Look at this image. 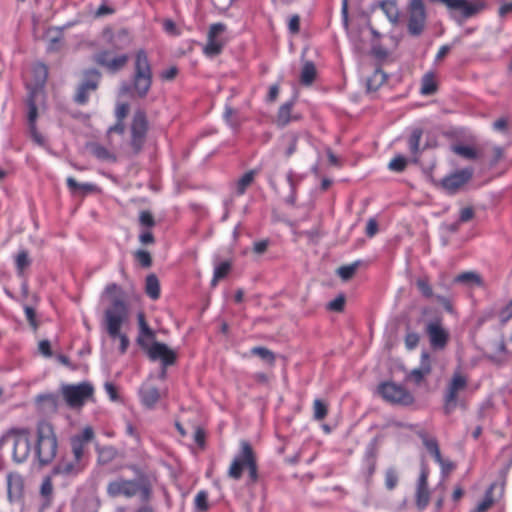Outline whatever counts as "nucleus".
Wrapping results in <instances>:
<instances>
[{
	"instance_id": "39448f33",
	"label": "nucleus",
	"mask_w": 512,
	"mask_h": 512,
	"mask_svg": "<svg viewBox=\"0 0 512 512\" xmlns=\"http://www.w3.org/2000/svg\"><path fill=\"white\" fill-rule=\"evenodd\" d=\"M132 84L134 92L139 98L146 97L152 85L151 65L147 53L142 49L135 54Z\"/></svg>"
},
{
	"instance_id": "20e7f679",
	"label": "nucleus",
	"mask_w": 512,
	"mask_h": 512,
	"mask_svg": "<svg viewBox=\"0 0 512 512\" xmlns=\"http://www.w3.org/2000/svg\"><path fill=\"white\" fill-rule=\"evenodd\" d=\"M106 492L112 498L121 496L132 498L140 494L144 500H147L150 497L151 488L145 481L119 477L107 484Z\"/></svg>"
},
{
	"instance_id": "f03ea898",
	"label": "nucleus",
	"mask_w": 512,
	"mask_h": 512,
	"mask_svg": "<svg viewBox=\"0 0 512 512\" xmlns=\"http://www.w3.org/2000/svg\"><path fill=\"white\" fill-rule=\"evenodd\" d=\"M129 308L124 300L115 299L104 311V323L108 335L120 341V353H126L129 347V339L121 333V327L128 321Z\"/></svg>"
},
{
	"instance_id": "c756f323",
	"label": "nucleus",
	"mask_w": 512,
	"mask_h": 512,
	"mask_svg": "<svg viewBox=\"0 0 512 512\" xmlns=\"http://www.w3.org/2000/svg\"><path fill=\"white\" fill-rule=\"evenodd\" d=\"M37 91H30L26 103L28 106V126L36 125L38 118V108L36 104Z\"/></svg>"
},
{
	"instance_id": "a18cd8bd",
	"label": "nucleus",
	"mask_w": 512,
	"mask_h": 512,
	"mask_svg": "<svg viewBox=\"0 0 512 512\" xmlns=\"http://www.w3.org/2000/svg\"><path fill=\"white\" fill-rule=\"evenodd\" d=\"M66 183L68 188L72 191H83L85 193L93 192L95 189V185L91 183H78L73 177H68L66 179Z\"/></svg>"
},
{
	"instance_id": "864d4df0",
	"label": "nucleus",
	"mask_w": 512,
	"mask_h": 512,
	"mask_svg": "<svg viewBox=\"0 0 512 512\" xmlns=\"http://www.w3.org/2000/svg\"><path fill=\"white\" fill-rule=\"evenodd\" d=\"M406 166L407 160L401 155L394 157L388 164V168L394 172H403Z\"/></svg>"
},
{
	"instance_id": "4d7b16f0",
	"label": "nucleus",
	"mask_w": 512,
	"mask_h": 512,
	"mask_svg": "<svg viewBox=\"0 0 512 512\" xmlns=\"http://www.w3.org/2000/svg\"><path fill=\"white\" fill-rule=\"evenodd\" d=\"M135 258L138 261V263L144 268H149L152 265V257L150 253L146 250H138L135 253Z\"/></svg>"
},
{
	"instance_id": "09e8293b",
	"label": "nucleus",
	"mask_w": 512,
	"mask_h": 512,
	"mask_svg": "<svg viewBox=\"0 0 512 512\" xmlns=\"http://www.w3.org/2000/svg\"><path fill=\"white\" fill-rule=\"evenodd\" d=\"M286 180L291 189V193L287 198V203L294 205L296 202V187L299 181L295 178V175L292 171L287 173Z\"/></svg>"
},
{
	"instance_id": "e2e57ef3",
	"label": "nucleus",
	"mask_w": 512,
	"mask_h": 512,
	"mask_svg": "<svg viewBox=\"0 0 512 512\" xmlns=\"http://www.w3.org/2000/svg\"><path fill=\"white\" fill-rule=\"evenodd\" d=\"M128 113H129V104L128 103H125V102L119 103L116 106L115 116H116L117 120L124 121V119L127 117Z\"/></svg>"
},
{
	"instance_id": "4468645a",
	"label": "nucleus",
	"mask_w": 512,
	"mask_h": 512,
	"mask_svg": "<svg viewBox=\"0 0 512 512\" xmlns=\"http://www.w3.org/2000/svg\"><path fill=\"white\" fill-rule=\"evenodd\" d=\"M226 26L223 23H214L210 26L207 43L203 48V52L208 57H214L219 55L224 47V42L218 39V36L223 33Z\"/></svg>"
},
{
	"instance_id": "6e6552de",
	"label": "nucleus",
	"mask_w": 512,
	"mask_h": 512,
	"mask_svg": "<svg viewBox=\"0 0 512 512\" xmlns=\"http://www.w3.org/2000/svg\"><path fill=\"white\" fill-rule=\"evenodd\" d=\"M377 391L384 401L392 405L410 406L415 402L414 395L406 387L392 381L380 383Z\"/></svg>"
},
{
	"instance_id": "473e14b6",
	"label": "nucleus",
	"mask_w": 512,
	"mask_h": 512,
	"mask_svg": "<svg viewBox=\"0 0 512 512\" xmlns=\"http://www.w3.org/2000/svg\"><path fill=\"white\" fill-rule=\"evenodd\" d=\"M98 462L100 464H108L118 456V451L113 446H103L97 448Z\"/></svg>"
},
{
	"instance_id": "052dcab7",
	"label": "nucleus",
	"mask_w": 512,
	"mask_h": 512,
	"mask_svg": "<svg viewBox=\"0 0 512 512\" xmlns=\"http://www.w3.org/2000/svg\"><path fill=\"white\" fill-rule=\"evenodd\" d=\"M512 14V0L511 1H500V6L498 8V16L500 18H505L508 15Z\"/></svg>"
},
{
	"instance_id": "3c124183",
	"label": "nucleus",
	"mask_w": 512,
	"mask_h": 512,
	"mask_svg": "<svg viewBox=\"0 0 512 512\" xmlns=\"http://www.w3.org/2000/svg\"><path fill=\"white\" fill-rule=\"evenodd\" d=\"M453 151L466 159H476L477 158V152L473 147L466 146V145H456L453 147Z\"/></svg>"
},
{
	"instance_id": "423d86ee",
	"label": "nucleus",
	"mask_w": 512,
	"mask_h": 512,
	"mask_svg": "<svg viewBox=\"0 0 512 512\" xmlns=\"http://www.w3.org/2000/svg\"><path fill=\"white\" fill-rule=\"evenodd\" d=\"M149 131V121L143 109H137L129 125L128 145L133 155H138L144 148Z\"/></svg>"
},
{
	"instance_id": "58836bf2",
	"label": "nucleus",
	"mask_w": 512,
	"mask_h": 512,
	"mask_svg": "<svg viewBox=\"0 0 512 512\" xmlns=\"http://www.w3.org/2000/svg\"><path fill=\"white\" fill-rule=\"evenodd\" d=\"M399 482L398 471L394 467H390L385 471L384 485L387 490H394Z\"/></svg>"
},
{
	"instance_id": "6ab92c4d",
	"label": "nucleus",
	"mask_w": 512,
	"mask_h": 512,
	"mask_svg": "<svg viewBox=\"0 0 512 512\" xmlns=\"http://www.w3.org/2000/svg\"><path fill=\"white\" fill-rule=\"evenodd\" d=\"M431 372L432 361L430 354L422 352L419 366L410 371L407 375V379L416 386H419L424 382L425 378L431 374Z\"/></svg>"
},
{
	"instance_id": "c85d7f7f",
	"label": "nucleus",
	"mask_w": 512,
	"mask_h": 512,
	"mask_svg": "<svg viewBox=\"0 0 512 512\" xmlns=\"http://www.w3.org/2000/svg\"><path fill=\"white\" fill-rule=\"evenodd\" d=\"M379 7L392 23L398 21L399 10L395 0H383L379 3Z\"/></svg>"
},
{
	"instance_id": "a878e982",
	"label": "nucleus",
	"mask_w": 512,
	"mask_h": 512,
	"mask_svg": "<svg viewBox=\"0 0 512 512\" xmlns=\"http://www.w3.org/2000/svg\"><path fill=\"white\" fill-rule=\"evenodd\" d=\"M438 84L433 72H427L421 79L420 93L424 96H430L437 92Z\"/></svg>"
},
{
	"instance_id": "ddd939ff",
	"label": "nucleus",
	"mask_w": 512,
	"mask_h": 512,
	"mask_svg": "<svg viewBox=\"0 0 512 512\" xmlns=\"http://www.w3.org/2000/svg\"><path fill=\"white\" fill-rule=\"evenodd\" d=\"M426 334L432 349L443 350L446 348L450 336L439 320L431 321L427 324Z\"/></svg>"
},
{
	"instance_id": "0e129e2a",
	"label": "nucleus",
	"mask_w": 512,
	"mask_h": 512,
	"mask_svg": "<svg viewBox=\"0 0 512 512\" xmlns=\"http://www.w3.org/2000/svg\"><path fill=\"white\" fill-rule=\"evenodd\" d=\"M24 312H25L26 319L29 322L30 326L33 329H37L38 323H37V320H36V312H35V310L32 307H30V306H25Z\"/></svg>"
},
{
	"instance_id": "9b49d317",
	"label": "nucleus",
	"mask_w": 512,
	"mask_h": 512,
	"mask_svg": "<svg viewBox=\"0 0 512 512\" xmlns=\"http://www.w3.org/2000/svg\"><path fill=\"white\" fill-rule=\"evenodd\" d=\"M93 392V386L87 382L78 385H66L62 389V394L67 405L72 408L82 406L93 396Z\"/></svg>"
},
{
	"instance_id": "412c9836",
	"label": "nucleus",
	"mask_w": 512,
	"mask_h": 512,
	"mask_svg": "<svg viewBox=\"0 0 512 512\" xmlns=\"http://www.w3.org/2000/svg\"><path fill=\"white\" fill-rule=\"evenodd\" d=\"M471 176L472 173L469 170H461L445 177L442 185L448 192L455 193L470 180Z\"/></svg>"
},
{
	"instance_id": "49530a36",
	"label": "nucleus",
	"mask_w": 512,
	"mask_h": 512,
	"mask_svg": "<svg viewBox=\"0 0 512 512\" xmlns=\"http://www.w3.org/2000/svg\"><path fill=\"white\" fill-rule=\"evenodd\" d=\"M8 494H12V491L21 492L23 489V479L19 474L10 473L7 476Z\"/></svg>"
},
{
	"instance_id": "680f3d73",
	"label": "nucleus",
	"mask_w": 512,
	"mask_h": 512,
	"mask_svg": "<svg viewBox=\"0 0 512 512\" xmlns=\"http://www.w3.org/2000/svg\"><path fill=\"white\" fill-rule=\"evenodd\" d=\"M139 221L142 226L153 227L155 225V220L151 212L142 211L139 216Z\"/></svg>"
},
{
	"instance_id": "bb28decb",
	"label": "nucleus",
	"mask_w": 512,
	"mask_h": 512,
	"mask_svg": "<svg viewBox=\"0 0 512 512\" xmlns=\"http://www.w3.org/2000/svg\"><path fill=\"white\" fill-rule=\"evenodd\" d=\"M145 292L152 300H157L160 298V282L155 274H150L146 277Z\"/></svg>"
},
{
	"instance_id": "cd10ccee",
	"label": "nucleus",
	"mask_w": 512,
	"mask_h": 512,
	"mask_svg": "<svg viewBox=\"0 0 512 512\" xmlns=\"http://www.w3.org/2000/svg\"><path fill=\"white\" fill-rule=\"evenodd\" d=\"M317 71L312 61L303 64L300 74V82L304 86H310L316 79Z\"/></svg>"
},
{
	"instance_id": "72a5a7b5",
	"label": "nucleus",
	"mask_w": 512,
	"mask_h": 512,
	"mask_svg": "<svg viewBox=\"0 0 512 512\" xmlns=\"http://www.w3.org/2000/svg\"><path fill=\"white\" fill-rule=\"evenodd\" d=\"M291 111L292 103L290 102L284 103L280 106L276 118L278 126L284 127L289 124V122L292 120Z\"/></svg>"
},
{
	"instance_id": "bf43d9fd",
	"label": "nucleus",
	"mask_w": 512,
	"mask_h": 512,
	"mask_svg": "<svg viewBox=\"0 0 512 512\" xmlns=\"http://www.w3.org/2000/svg\"><path fill=\"white\" fill-rule=\"evenodd\" d=\"M105 292L108 296L112 297L113 300L112 302L115 300V299H119V300H122L121 298H119L118 296H120L122 294V289L121 287L116 284V283H110L108 284L106 287H105Z\"/></svg>"
},
{
	"instance_id": "ea45409f",
	"label": "nucleus",
	"mask_w": 512,
	"mask_h": 512,
	"mask_svg": "<svg viewBox=\"0 0 512 512\" xmlns=\"http://www.w3.org/2000/svg\"><path fill=\"white\" fill-rule=\"evenodd\" d=\"M231 270V264L228 261L221 262L214 270V275L211 281L212 286H216L217 283L225 278Z\"/></svg>"
},
{
	"instance_id": "aec40b11",
	"label": "nucleus",
	"mask_w": 512,
	"mask_h": 512,
	"mask_svg": "<svg viewBox=\"0 0 512 512\" xmlns=\"http://www.w3.org/2000/svg\"><path fill=\"white\" fill-rule=\"evenodd\" d=\"M91 78L85 80L78 88L77 93L75 95V102L84 105L88 102L89 94L92 91H95L98 87L99 81V73L96 70H90L87 73Z\"/></svg>"
},
{
	"instance_id": "603ef678",
	"label": "nucleus",
	"mask_w": 512,
	"mask_h": 512,
	"mask_svg": "<svg viewBox=\"0 0 512 512\" xmlns=\"http://www.w3.org/2000/svg\"><path fill=\"white\" fill-rule=\"evenodd\" d=\"M377 467L376 455L374 452H369L366 455V477L371 480Z\"/></svg>"
},
{
	"instance_id": "de8ad7c7",
	"label": "nucleus",
	"mask_w": 512,
	"mask_h": 512,
	"mask_svg": "<svg viewBox=\"0 0 512 512\" xmlns=\"http://www.w3.org/2000/svg\"><path fill=\"white\" fill-rule=\"evenodd\" d=\"M358 266L359 262H354L350 265L341 266L337 269V274L342 280L348 281L355 275Z\"/></svg>"
},
{
	"instance_id": "1a4fd4ad",
	"label": "nucleus",
	"mask_w": 512,
	"mask_h": 512,
	"mask_svg": "<svg viewBox=\"0 0 512 512\" xmlns=\"http://www.w3.org/2000/svg\"><path fill=\"white\" fill-rule=\"evenodd\" d=\"M8 440H12L13 460L17 463H23L27 460L31 451V437L28 429H12L8 432L5 437Z\"/></svg>"
},
{
	"instance_id": "6e6d98bb",
	"label": "nucleus",
	"mask_w": 512,
	"mask_h": 512,
	"mask_svg": "<svg viewBox=\"0 0 512 512\" xmlns=\"http://www.w3.org/2000/svg\"><path fill=\"white\" fill-rule=\"evenodd\" d=\"M345 302V296L343 294H340L327 304V310L333 312H342L345 308Z\"/></svg>"
},
{
	"instance_id": "4be33fe9",
	"label": "nucleus",
	"mask_w": 512,
	"mask_h": 512,
	"mask_svg": "<svg viewBox=\"0 0 512 512\" xmlns=\"http://www.w3.org/2000/svg\"><path fill=\"white\" fill-rule=\"evenodd\" d=\"M137 323L139 328L137 344L142 349H146L148 348V341L155 338V332L150 328L143 311L137 313Z\"/></svg>"
},
{
	"instance_id": "5fc2aeb1",
	"label": "nucleus",
	"mask_w": 512,
	"mask_h": 512,
	"mask_svg": "<svg viewBox=\"0 0 512 512\" xmlns=\"http://www.w3.org/2000/svg\"><path fill=\"white\" fill-rule=\"evenodd\" d=\"M416 286L424 297L431 298L433 296V290L427 278L417 279Z\"/></svg>"
},
{
	"instance_id": "338daca9",
	"label": "nucleus",
	"mask_w": 512,
	"mask_h": 512,
	"mask_svg": "<svg viewBox=\"0 0 512 512\" xmlns=\"http://www.w3.org/2000/svg\"><path fill=\"white\" fill-rule=\"evenodd\" d=\"M288 29L292 34H297L300 30V17L293 15L289 19Z\"/></svg>"
},
{
	"instance_id": "69168bd1",
	"label": "nucleus",
	"mask_w": 512,
	"mask_h": 512,
	"mask_svg": "<svg viewBox=\"0 0 512 512\" xmlns=\"http://www.w3.org/2000/svg\"><path fill=\"white\" fill-rule=\"evenodd\" d=\"M268 246H269V240L268 239H264V240H260V241H257L253 244V252L257 255H261V254H264L267 249H268Z\"/></svg>"
},
{
	"instance_id": "5701e85b",
	"label": "nucleus",
	"mask_w": 512,
	"mask_h": 512,
	"mask_svg": "<svg viewBox=\"0 0 512 512\" xmlns=\"http://www.w3.org/2000/svg\"><path fill=\"white\" fill-rule=\"evenodd\" d=\"M141 403L146 408H153L160 399L159 389L149 383H143L139 389Z\"/></svg>"
},
{
	"instance_id": "4c0bfd02",
	"label": "nucleus",
	"mask_w": 512,
	"mask_h": 512,
	"mask_svg": "<svg viewBox=\"0 0 512 512\" xmlns=\"http://www.w3.org/2000/svg\"><path fill=\"white\" fill-rule=\"evenodd\" d=\"M423 444L430 455L434 458L435 461L441 460V451L439 448L438 441L435 438H428L427 436L422 437Z\"/></svg>"
},
{
	"instance_id": "9d476101",
	"label": "nucleus",
	"mask_w": 512,
	"mask_h": 512,
	"mask_svg": "<svg viewBox=\"0 0 512 512\" xmlns=\"http://www.w3.org/2000/svg\"><path fill=\"white\" fill-rule=\"evenodd\" d=\"M427 13L423 0H410L408 5L407 31L412 36H420L425 30Z\"/></svg>"
},
{
	"instance_id": "a19ab883",
	"label": "nucleus",
	"mask_w": 512,
	"mask_h": 512,
	"mask_svg": "<svg viewBox=\"0 0 512 512\" xmlns=\"http://www.w3.org/2000/svg\"><path fill=\"white\" fill-rule=\"evenodd\" d=\"M40 494L45 499L44 506H49L52 502L53 495V483L50 477H46L42 481Z\"/></svg>"
},
{
	"instance_id": "7ed1b4c3",
	"label": "nucleus",
	"mask_w": 512,
	"mask_h": 512,
	"mask_svg": "<svg viewBox=\"0 0 512 512\" xmlns=\"http://www.w3.org/2000/svg\"><path fill=\"white\" fill-rule=\"evenodd\" d=\"M58 440L51 423L43 420L36 428L35 454L40 465H48L57 455Z\"/></svg>"
},
{
	"instance_id": "f257e3e1",
	"label": "nucleus",
	"mask_w": 512,
	"mask_h": 512,
	"mask_svg": "<svg viewBox=\"0 0 512 512\" xmlns=\"http://www.w3.org/2000/svg\"><path fill=\"white\" fill-rule=\"evenodd\" d=\"M244 471H247V485L254 486L259 480V468L256 453L252 445L242 440L239 452L234 456L227 471V476L233 480H240Z\"/></svg>"
},
{
	"instance_id": "a211bd4d",
	"label": "nucleus",
	"mask_w": 512,
	"mask_h": 512,
	"mask_svg": "<svg viewBox=\"0 0 512 512\" xmlns=\"http://www.w3.org/2000/svg\"><path fill=\"white\" fill-rule=\"evenodd\" d=\"M145 350L152 361L160 360L165 367L176 362V353L164 343L154 342Z\"/></svg>"
},
{
	"instance_id": "b1692460",
	"label": "nucleus",
	"mask_w": 512,
	"mask_h": 512,
	"mask_svg": "<svg viewBox=\"0 0 512 512\" xmlns=\"http://www.w3.org/2000/svg\"><path fill=\"white\" fill-rule=\"evenodd\" d=\"M32 75L34 78L33 87H29L30 91H37V95L40 93V89L45 85L48 77V68L44 63H36L32 67Z\"/></svg>"
},
{
	"instance_id": "f704fd0d",
	"label": "nucleus",
	"mask_w": 512,
	"mask_h": 512,
	"mask_svg": "<svg viewBox=\"0 0 512 512\" xmlns=\"http://www.w3.org/2000/svg\"><path fill=\"white\" fill-rule=\"evenodd\" d=\"M31 264V259L29 258L28 251L21 250L18 252V254L15 257V267L18 276H23L24 271L26 268H28Z\"/></svg>"
},
{
	"instance_id": "774afa93",
	"label": "nucleus",
	"mask_w": 512,
	"mask_h": 512,
	"mask_svg": "<svg viewBox=\"0 0 512 512\" xmlns=\"http://www.w3.org/2000/svg\"><path fill=\"white\" fill-rule=\"evenodd\" d=\"M500 318L503 323L509 321L512 318V299L506 305V307L501 311Z\"/></svg>"
},
{
	"instance_id": "79ce46f5",
	"label": "nucleus",
	"mask_w": 512,
	"mask_h": 512,
	"mask_svg": "<svg viewBox=\"0 0 512 512\" xmlns=\"http://www.w3.org/2000/svg\"><path fill=\"white\" fill-rule=\"evenodd\" d=\"M255 177V172L250 170L246 172L237 182L236 191L238 195H243L246 189L252 184Z\"/></svg>"
},
{
	"instance_id": "7c9ffc66",
	"label": "nucleus",
	"mask_w": 512,
	"mask_h": 512,
	"mask_svg": "<svg viewBox=\"0 0 512 512\" xmlns=\"http://www.w3.org/2000/svg\"><path fill=\"white\" fill-rule=\"evenodd\" d=\"M250 354L258 356L265 361L269 366H274L276 362V355L270 349L263 346H255L250 350Z\"/></svg>"
},
{
	"instance_id": "f8f14e48",
	"label": "nucleus",
	"mask_w": 512,
	"mask_h": 512,
	"mask_svg": "<svg viewBox=\"0 0 512 512\" xmlns=\"http://www.w3.org/2000/svg\"><path fill=\"white\" fill-rule=\"evenodd\" d=\"M128 55H115L110 50H102L95 55V62L107 71L115 73L124 68L128 62Z\"/></svg>"
},
{
	"instance_id": "f3484780",
	"label": "nucleus",
	"mask_w": 512,
	"mask_h": 512,
	"mask_svg": "<svg viewBox=\"0 0 512 512\" xmlns=\"http://www.w3.org/2000/svg\"><path fill=\"white\" fill-rule=\"evenodd\" d=\"M86 467V462L74 456L62 458L53 468L54 475L76 476Z\"/></svg>"
},
{
	"instance_id": "c03bdc74",
	"label": "nucleus",
	"mask_w": 512,
	"mask_h": 512,
	"mask_svg": "<svg viewBox=\"0 0 512 512\" xmlns=\"http://www.w3.org/2000/svg\"><path fill=\"white\" fill-rule=\"evenodd\" d=\"M328 414V405L321 399L313 401V417L317 421H322Z\"/></svg>"
},
{
	"instance_id": "dca6fc26",
	"label": "nucleus",
	"mask_w": 512,
	"mask_h": 512,
	"mask_svg": "<svg viewBox=\"0 0 512 512\" xmlns=\"http://www.w3.org/2000/svg\"><path fill=\"white\" fill-rule=\"evenodd\" d=\"M94 436V430L91 426H86L81 433L74 435L70 439L72 456L85 461L86 446L94 439Z\"/></svg>"
},
{
	"instance_id": "c9c22d12",
	"label": "nucleus",
	"mask_w": 512,
	"mask_h": 512,
	"mask_svg": "<svg viewBox=\"0 0 512 512\" xmlns=\"http://www.w3.org/2000/svg\"><path fill=\"white\" fill-rule=\"evenodd\" d=\"M495 486H496L495 483H492L489 486V488L485 492V496H484L483 500L477 504V506L475 508V512H487L488 509L492 507V505L494 503L493 491L495 489Z\"/></svg>"
},
{
	"instance_id": "8fccbe9b",
	"label": "nucleus",
	"mask_w": 512,
	"mask_h": 512,
	"mask_svg": "<svg viewBox=\"0 0 512 512\" xmlns=\"http://www.w3.org/2000/svg\"><path fill=\"white\" fill-rule=\"evenodd\" d=\"M195 507L201 512H206L209 509L208 493L204 490L199 491L194 499Z\"/></svg>"
},
{
	"instance_id": "0eeeda50",
	"label": "nucleus",
	"mask_w": 512,
	"mask_h": 512,
	"mask_svg": "<svg viewBox=\"0 0 512 512\" xmlns=\"http://www.w3.org/2000/svg\"><path fill=\"white\" fill-rule=\"evenodd\" d=\"M468 376L460 369L455 370L448 380L443 393V411L451 414L459 404L460 393L468 387Z\"/></svg>"
},
{
	"instance_id": "37998d69",
	"label": "nucleus",
	"mask_w": 512,
	"mask_h": 512,
	"mask_svg": "<svg viewBox=\"0 0 512 512\" xmlns=\"http://www.w3.org/2000/svg\"><path fill=\"white\" fill-rule=\"evenodd\" d=\"M454 281L457 283H474L478 286L482 285V279L480 275L472 271L460 273L455 277Z\"/></svg>"
},
{
	"instance_id": "13d9d810",
	"label": "nucleus",
	"mask_w": 512,
	"mask_h": 512,
	"mask_svg": "<svg viewBox=\"0 0 512 512\" xmlns=\"http://www.w3.org/2000/svg\"><path fill=\"white\" fill-rule=\"evenodd\" d=\"M420 337L416 332H408L405 335V346L408 350L415 349L419 344Z\"/></svg>"
},
{
	"instance_id": "393cba45",
	"label": "nucleus",
	"mask_w": 512,
	"mask_h": 512,
	"mask_svg": "<svg viewBox=\"0 0 512 512\" xmlns=\"http://www.w3.org/2000/svg\"><path fill=\"white\" fill-rule=\"evenodd\" d=\"M423 136V129L420 127H415L411 130L410 135L408 137L407 143L410 153L418 157L423 150L427 148V145L421 147L420 142Z\"/></svg>"
},
{
	"instance_id": "e433bc0d",
	"label": "nucleus",
	"mask_w": 512,
	"mask_h": 512,
	"mask_svg": "<svg viewBox=\"0 0 512 512\" xmlns=\"http://www.w3.org/2000/svg\"><path fill=\"white\" fill-rule=\"evenodd\" d=\"M423 444L430 455L434 458L435 461L441 460V451L439 448L438 441L435 438H428L427 436L422 437Z\"/></svg>"
},
{
	"instance_id": "2f4dec72",
	"label": "nucleus",
	"mask_w": 512,
	"mask_h": 512,
	"mask_svg": "<svg viewBox=\"0 0 512 512\" xmlns=\"http://www.w3.org/2000/svg\"><path fill=\"white\" fill-rule=\"evenodd\" d=\"M91 153L99 160L106 162H115L116 156L108 148L100 144H93L91 146Z\"/></svg>"
},
{
	"instance_id": "2eb2a0df",
	"label": "nucleus",
	"mask_w": 512,
	"mask_h": 512,
	"mask_svg": "<svg viewBox=\"0 0 512 512\" xmlns=\"http://www.w3.org/2000/svg\"><path fill=\"white\" fill-rule=\"evenodd\" d=\"M429 469L426 466L421 468L416 488H415V505L418 510L423 511L430 502V490L428 487Z\"/></svg>"
}]
</instances>
